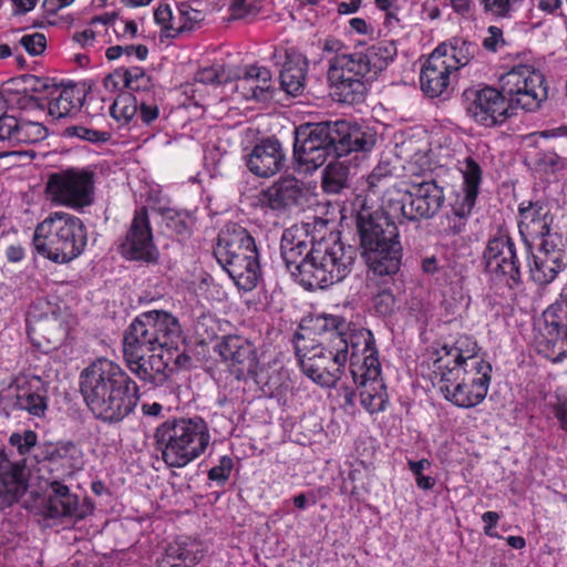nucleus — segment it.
I'll return each instance as SVG.
<instances>
[{
	"instance_id": "f257e3e1",
	"label": "nucleus",
	"mask_w": 567,
	"mask_h": 567,
	"mask_svg": "<svg viewBox=\"0 0 567 567\" xmlns=\"http://www.w3.org/2000/svg\"><path fill=\"white\" fill-rule=\"evenodd\" d=\"M348 322L338 316H320L312 328L296 333V354L302 373L323 388L341 379L349 358Z\"/></svg>"
},
{
	"instance_id": "f03ea898",
	"label": "nucleus",
	"mask_w": 567,
	"mask_h": 567,
	"mask_svg": "<svg viewBox=\"0 0 567 567\" xmlns=\"http://www.w3.org/2000/svg\"><path fill=\"white\" fill-rule=\"evenodd\" d=\"M503 32L498 29V134H506L503 128L515 132L518 111L535 112L548 99V86L545 75L532 64L523 62L522 53L503 52Z\"/></svg>"
},
{
	"instance_id": "7ed1b4c3",
	"label": "nucleus",
	"mask_w": 567,
	"mask_h": 567,
	"mask_svg": "<svg viewBox=\"0 0 567 567\" xmlns=\"http://www.w3.org/2000/svg\"><path fill=\"white\" fill-rule=\"evenodd\" d=\"M80 391L96 419L117 423L133 412L140 399L134 380L114 361L99 358L80 374Z\"/></svg>"
},
{
	"instance_id": "20e7f679",
	"label": "nucleus",
	"mask_w": 567,
	"mask_h": 567,
	"mask_svg": "<svg viewBox=\"0 0 567 567\" xmlns=\"http://www.w3.org/2000/svg\"><path fill=\"white\" fill-rule=\"evenodd\" d=\"M374 133L347 121L306 123L295 131L293 155L307 171L317 169L329 156L342 158L352 152H369Z\"/></svg>"
},
{
	"instance_id": "39448f33",
	"label": "nucleus",
	"mask_w": 567,
	"mask_h": 567,
	"mask_svg": "<svg viewBox=\"0 0 567 567\" xmlns=\"http://www.w3.org/2000/svg\"><path fill=\"white\" fill-rule=\"evenodd\" d=\"M396 54L393 41H380L331 58L327 78L333 99L347 104L361 102L367 92V83L384 71Z\"/></svg>"
},
{
	"instance_id": "423d86ee",
	"label": "nucleus",
	"mask_w": 567,
	"mask_h": 567,
	"mask_svg": "<svg viewBox=\"0 0 567 567\" xmlns=\"http://www.w3.org/2000/svg\"><path fill=\"white\" fill-rule=\"evenodd\" d=\"M463 343L468 346L471 341L462 339L456 347L441 348L433 353V383L446 400L461 408H471L486 396L492 365L473 361L472 369L461 367L462 360L473 352L463 350Z\"/></svg>"
},
{
	"instance_id": "0eeeda50",
	"label": "nucleus",
	"mask_w": 567,
	"mask_h": 567,
	"mask_svg": "<svg viewBox=\"0 0 567 567\" xmlns=\"http://www.w3.org/2000/svg\"><path fill=\"white\" fill-rule=\"evenodd\" d=\"M361 255L377 276H390L400 269L402 246L398 226L384 214L362 208L355 218Z\"/></svg>"
},
{
	"instance_id": "6e6552de",
	"label": "nucleus",
	"mask_w": 567,
	"mask_h": 567,
	"mask_svg": "<svg viewBox=\"0 0 567 567\" xmlns=\"http://www.w3.org/2000/svg\"><path fill=\"white\" fill-rule=\"evenodd\" d=\"M350 373L360 390L362 406L371 414L385 409L389 401L381 364L373 334L370 330L359 329L348 333Z\"/></svg>"
},
{
	"instance_id": "1a4fd4ad",
	"label": "nucleus",
	"mask_w": 567,
	"mask_h": 567,
	"mask_svg": "<svg viewBox=\"0 0 567 567\" xmlns=\"http://www.w3.org/2000/svg\"><path fill=\"white\" fill-rule=\"evenodd\" d=\"M208 425L200 416L171 417L154 432L155 447L168 467H184L208 447Z\"/></svg>"
},
{
	"instance_id": "9d476101",
	"label": "nucleus",
	"mask_w": 567,
	"mask_h": 567,
	"mask_svg": "<svg viewBox=\"0 0 567 567\" xmlns=\"http://www.w3.org/2000/svg\"><path fill=\"white\" fill-rule=\"evenodd\" d=\"M86 243L83 221L65 212L50 213L35 226L32 238L35 251L55 264H68L78 258Z\"/></svg>"
},
{
	"instance_id": "9b49d317",
	"label": "nucleus",
	"mask_w": 567,
	"mask_h": 567,
	"mask_svg": "<svg viewBox=\"0 0 567 567\" xmlns=\"http://www.w3.org/2000/svg\"><path fill=\"white\" fill-rule=\"evenodd\" d=\"M214 255L236 285L252 290L260 277L259 254L250 233L237 224L226 225L219 233Z\"/></svg>"
},
{
	"instance_id": "f8f14e48",
	"label": "nucleus",
	"mask_w": 567,
	"mask_h": 567,
	"mask_svg": "<svg viewBox=\"0 0 567 567\" xmlns=\"http://www.w3.org/2000/svg\"><path fill=\"white\" fill-rule=\"evenodd\" d=\"M357 248L334 236L312 244L310 262L303 270V287L307 290L324 289L342 281L352 270Z\"/></svg>"
},
{
	"instance_id": "ddd939ff",
	"label": "nucleus",
	"mask_w": 567,
	"mask_h": 567,
	"mask_svg": "<svg viewBox=\"0 0 567 567\" xmlns=\"http://www.w3.org/2000/svg\"><path fill=\"white\" fill-rule=\"evenodd\" d=\"M182 338L179 320L168 311L138 315L124 332L123 341L148 351L176 349Z\"/></svg>"
},
{
	"instance_id": "4468645a",
	"label": "nucleus",
	"mask_w": 567,
	"mask_h": 567,
	"mask_svg": "<svg viewBox=\"0 0 567 567\" xmlns=\"http://www.w3.org/2000/svg\"><path fill=\"white\" fill-rule=\"evenodd\" d=\"M542 318L535 338L536 350L553 363L563 362L567 358V284Z\"/></svg>"
},
{
	"instance_id": "2eb2a0df",
	"label": "nucleus",
	"mask_w": 567,
	"mask_h": 567,
	"mask_svg": "<svg viewBox=\"0 0 567 567\" xmlns=\"http://www.w3.org/2000/svg\"><path fill=\"white\" fill-rule=\"evenodd\" d=\"M93 173L86 169L69 168L50 175L47 194L59 205L82 208L93 203Z\"/></svg>"
},
{
	"instance_id": "dca6fc26",
	"label": "nucleus",
	"mask_w": 567,
	"mask_h": 567,
	"mask_svg": "<svg viewBox=\"0 0 567 567\" xmlns=\"http://www.w3.org/2000/svg\"><path fill=\"white\" fill-rule=\"evenodd\" d=\"M4 400L12 411L43 417L49 408L48 385L35 374L20 373L9 384Z\"/></svg>"
},
{
	"instance_id": "f3484780",
	"label": "nucleus",
	"mask_w": 567,
	"mask_h": 567,
	"mask_svg": "<svg viewBox=\"0 0 567 567\" xmlns=\"http://www.w3.org/2000/svg\"><path fill=\"white\" fill-rule=\"evenodd\" d=\"M530 264V278L545 287L556 280L567 267V245L561 235H550L536 244Z\"/></svg>"
},
{
	"instance_id": "a211bd4d",
	"label": "nucleus",
	"mask_w": 567,
	"mask_h": 567,
	"mask_svg": "<svg viewBox=\"0 0 567 567\" xmlns=\"http://www.w3.org/2000/svg\"><path fill=\"white\" fill-rule=\"evenodd\" d=\"M217 348L237 380L254 379L258 375L260 363L257 348L250 340L229 334L223 338Z\"/></svg>"
},
{
	"instance_id": "6ab92c4d",
	"label": "nucleus",
	"mask_w": 567,
	"mask_h": 567,
	"mask_svg": "<svg viewBox=\"0 0 567 567\" xmlns=\"http://www.w3.org/2000/svg\"><path fill=\"white\" fill-rule=\"evenodd\" d=\"M518 229L524 241L536 244L550 235H560L553 231L554 215L551 205L546 199L524 200L518 206Z\"/></svg>"
},
{
	"instance_id": "aec40b11",
	"label": "nucleus",
	"mask_w": 567,
	"mask_h": 567,
	"mask_svg": "<svg viewBox=\"0 0 567 567\" xmlns=\"http://www.w3.org/2000/svg\"><path fill=\"white\" fill-rule=\"evenodd\" d=\"M120 252L128 260L155 262L158 251L153 243V234L145 207L135 212Z\"/></svg>"
},
{
	"instance_id": "412c9836",
	"label": "nucleus",
	"mask_w": 567,
	"mask_h": 567,
	"mask_svg": "<svg viewBox=\"0 0 567 567\" xmlns=\"http://www.w3.org/2000/svg\"><path fill=\"white\" fill-rule=\"evenodd\" d=\"M522 289L520 261L515 243L498 229V290L505 299L514 301Z\"/></svg>"
},
{
	"instance_id": "4be33fe9",
	"label": "nucleus",
	"mask_w": 567,
	"mask_h": 567,
	"mask_svg": "<svg viewBox=\"0 0 567 567\" xmlns=\"http://www.w3.org/2000/svg\"><path fill=\"white\" fill-rule=\"evenodd\" d=\"M410 220L430 219L441 209L445 196L444 188L436 179L412 182L408 187Z\"/></svg>"
},
{
	"instance_id": "5701e85b",
	"label": "nucleus",
	"mask_w": 567,
	"mask_h": 567,
	"mask_svg": "<svg viewBox=\"0 0 567 567\" xmlns=\"http://www.w3.org/2000/svg\"><path fill=\"white\" fill-rule=\"evenodd\" d=\"M445 45H439L423 64L420 74V85L423 93L431 97H439L447 93L451 85V74L457 71L447 59H444Z\"/></svg>"
},
{
	"instance_id": "b1692460",
	"label": "nucleus",
	"mask_w": 567,
	"mask_h": 567,
	"mask_svg": "<svg viewBox=\"0 0 567 567\" xmlns=\"http://www.w3.org/2000/svg\"><path fill=\"white\" fill-rule=\"evenodd\" d=\"M312 241L302 230L297 228L286 229L281 236L280 255L287 270L303 287V270L310 262Z\"/></svg>"
},
{
	"instance_id": "393cba45",
	"label": "nucleus",
	"mask_w": 567,
	"mask_h": 567,
	"mask_svg": "<svg viewBox=\"0 0 567 567\" xmlns=\"http://www.w3.org/2000/svg\"><path fill=\"white\" fill-rule=\"evenodd\" d=\"M307 200L308 189L296 177L281 178L259 195L261 206L279 212L302 206Z\"/></svg>"
},
{
	"instance_id": "a878e982",
	"label": "nucleus",
	"mask_w": 567,
	"mask_h": 567,
	"mask_svg": "<svg viewBox=\"0 0 567 567\" xmlns=\"http://www.w3.org/2000/svg\"><path fill=\"white\" fill-rule=\"evenodd\" d=\"M28 473L24 461H11L0 450V511L12 506L25 493Z\"/></svg>"
},
{
	"instance_id": "bb28decb",
	"label": "nucleus",
	"mask_w": 567,
	"mask_h": 567,
	"mask_svg": "<svg viewBox=\"0 0 567 567\" xmlns=\"http://www.w3.org/2000/svg\"><path fill=\"white\" fill-rule=\"evenodd\" d=\"M50 488L51 494L49 495L43 508V514L45 517H71L79 520L86 517L91 512L89 506L79 504L78 496L72 494L66 485L58 481H53L50 484Z\"/></svg>"
},
{
	"instance_id": "cd10ccee",
	"label": "nucleus",
	"mask_w": 567,
	"mask_h": 567,
	"mask_svg": "<svg viewBox=\"0 0 567 567\" xmlns=\"http://www.w3.org/2000/svg\"><path fill=\"white\" fill-rule=\"evenodd\" d=\"M34 91H48L50 87L54 86L55 91L59 92V94L49 102L50 116L58 120L73 117L83 106L85 95L83 91L75 85L58 89L55 85H51L48 79L39 78H34Z\"/></svg>"
},
{
	"instance_id": "c85d7f7f",
	"label": "nucleus",
	"mask_w": 567,
	"mask_h": 567,
	"mask_svg": "<svg viewBox=\"0 0 567 567\" xmlns=\"http://www.w3.org/2000/svg\"><path fill=\"white\" fill-rule=\"evenodd\" d=\"M248 169L260 177H270L285 164V154L277 140H264L257 144L247 158Z\"/></svg>"
},
{
	"instance_id": "c756f323",
	"label": "nucleus",
	"mask_w": 567,
	"mask_h": 567,
	"mask_svg": "<svg viewBox=\"0 0 567 567\" xmlns=\"http://www.w3.org/2000/svg\"><path fill=\"white\" fill-rule=\"evenodd\" d=\"M462 172L463 186L456 194L455 200L451 204L452 213L458 218H465L471 214L481 183V168L472 158L465 161V167Z\"/></svg>"
},
{
	"instance_id": "7c9ffc66",
	"label": "nucleus",
	"mask_w": 567,
	"mask_h": 567,
	"mask_svg": "<svg viewBox=\"0 0 567 567\" xmlns=\"http://www.w3.org/2000/svg\"><path fill=\"white\" fill-rule=\"evenodd\" d=\"M471 103L467 106V113L476 123L485 127L496 125V89L485 85L477 90H467L465 92Z\"/></svg>"
},
{
	"instance_id": "2f4dec72",
	"label": "nucleus",
	"mask_w": 567,
	"mask_h": 567,
	"mask_svg": "<svg viewBox=\"0 0 567 567\" xmlns=\"http://www.w3.org/2000/svg\"><path fill=\"white\" fill-rule=\"evenodd\" d=\"M200 558L198 544L189 538L169 543L157 559V567H193Z\"/></svg>"
},
{
	"instance_id": "473e14b6",
	"label": "nucleus",
	"mask_w": 567,
	"mask_h": 567,
	"mask_svg": "<svg viewBox=\"0 0 567 567\" xmlns=\"http://www.w3.org/2000/svg\"><path fill=\"white\" fill-rule=\"evenodd\" d=\"M138 97L131 92H123L112 103L110 114L120 126L131 127L137 123Z\"/></svg>"
},
{
	"instance_id": "72a5a7b5",
	"label": "nucleus",
	"mask_w": 567,
	"mask_h": 567,
	"mask_svg": "<svg viewBox=\"0 0 567 567\" xmlns=\"http://www.w3.org/2000/svg\"><path fill=\"white\" fill-rule=\"evenodd\" d=\"M37 329L43 334L47 343L53 348L61 346L69 336V324L65 318L55 311L41 318L37 323Z\"/></svg>"
},
{
	"instance_id": "f704fd0d",
	"label": "nucleus",
	"mask_w": 567,
	"mask_h": 567,
	"mask_svg": "<svg viewBox=\"0 0 567 567\" xmlns=\"http://www.w3.org/2000/svg\"><path fill=\"white\" fill-rule=\"evenodd\" d=\"M350 186V167L347 159L338 158L323 171L322 188L328 194H340Z\"/></svg>"
},
{
	"instance_id": "c9c22d12",
	"label": "nucleus",
	"mask_w": 567,
	"mask_h": 567,
	"mask_svg": "<svg viewBox=\"0 0 567 567\" xmlns=\"http://www.w3.org/2000/svg\"><path fill=\"white\" fill-rule=\"evenodd\" d=\"M44 457L52 462H63L71 471L83 467V452L73 442H59L45 447Z\"/></svg>"
},
{
	"instance_id": "e433bc0d",
	"label": "nucleus",
	"mask_w": 567,
	"mask_h": 567,
	"mask_svg": "<svg viewBox=\"0 0 567 567\" xmlns=\"http://www.w3.org/2000/svg\"><path fill=\"white\" fill-rule=\"evenodd\" d=\"M123 352L124 359L130 371L136 375L144 384L153 386V373L151 371V367L145 359L146 352L141 347H135L134 344H128L123 341Z\"/></svg>"
},
{
	"instance_id": "4c0bfd02",
	"label": "nucleus",
	"mask_w": 567,
	"mask_h": 567,
	"mask_svg": "<svg viewBox=\"0 0 567 567\" xmlns=\"http://www.w3.org/2000/svg\"><path fill=\"white\" fill-rule=\"evenodd\" d=\"M408 197V188L402 189L400 187L393 186L386 188L382 196V212H375L378 214H384L390 217V220L393 218L404 217L410 220L409 214V205L410 200Z\"/></svg>"
},
{
	"instance_id": "58836bf2",
	"label": "nucleus",
	"mask_w": 567,
	"mask_h": 567,
	"mask_svg": "<svg viewBox=\"0 0 567 567\" xmlns=\"http://www.w3.org/2000/svg\"><path fill=\"white\" fill-rule=\"evenodd\" d=\"M307 65L300 61H288L280 72V85L288 94L298 95L306 82Z\"/></svg>"
},
{
	"instance_id": "ea45409f",
	"label": "nucleus",
	"mask_w": 567,
	"mask_h": 567,
	"mask_svg": "<svg viewBox=\"0 0 567 567\" xmlns=\"http://www.w3.org/2000/svg\"><path fill=\"white\" fill-rule=\"evenodd\" d=\"M268 78V69L257 65H248L245 68L241 75L237 78L236 89L241 91L243 96L246 100L260 101L259 94L255 92L257 81H262Z\"/></svg>"
},
{
	"instance_id": "a19ab883",
	"label": "nucleus",
	"mask_w": 567,
	"mask_h": 567,
	"mask_svg": "<svg viewBox=\"0 0 567 567\" xmlns=\"http://www.w3.org/2000/svg\"><path fill=\"white\" fill-rule=\"evenodd\" d=\"M441 45L446 47L444 59H447L450 63H452L454 66H457V70L461 66L466 65L478 51V48L475 43L461 39H455L454 44L442 43Z\"/></svg>"
},
{
	"instance_id": "79ce46f5",
	"label": "nucleus",
	"mask_w": 567,
	"mask_h": 567,
	"mask_svg": "<svg viewBox=\"0 0 567 567\" xmlns=\"http://www.w3.org/2000/svg\"><path fill=\"white\" fill-rule=\"evenodd\" d=\"M123 81V85L133 92H138V80L146 81V74L143 69L134 66L125 70H116L113 74H109L104 79V86L107 90H114L117 87V80Z\"/></svg>"
},
{
	"instance_id": "37998d69",
	"label": "nucleus",
	"mask_w": 567,
	"mask_h": 567,
	"mask_svg": "<svg viewBox=\"0 0 567 567\" xmlns=\"http://www.w3.org/2000/svg\"><path fill=\"white\" fill-rule=\"evenodd\" d=\"M162 215L166 227L176 234L188 235L190 233L193 218L189 213L174 208H163Z\"/></svg>"
},
{
	"instance_id": "c03bdc74",
	"label": "nucleus",
	"mask_w": 567,
	"mask_h": 567,
	"mask_svg": "<svg viewBox=\"0 0 567 567\" xmlns=\"http://www.w3.org/2000/svg\"><path fill=\"white\" fill-rule=\"evenodd\" d=\"M47 135V128L38 122H18L16 144L37 143L43 141Z\"/></svg>"
},
{
	"instance_id": "a18cd8bd",
	"label": "nucleus",
	"mask_w": 567,
	"mask_h": 567,
	"mask_svg": "<svg viewBox=\"0 0 567 567\" xmlns=\"http://www.w3.org/2000/svg\"><path fill=\"white\" fill-rule=\"evenodd\" d=\"M137 121L145 125H152L159 117V104L155 94L141 95L138 97Z\"/></svg>"
},
{
	"instance_id": "49530a36",
	"label": "nucleus",
	"mask_w": 567,
	"mask_h": 567,
	"mask_svg": "<svg viewBox=\"0 0 567 567\" xmlns=\"http://www.w3.org/2000/svg\"><path fill=\"white\" fill-rule=\"evenodd\" d=\"M393 179V169L389 163H380L368 176V186L372 193H378L381 188L388 187Z\"/></svg>"
},
{
	"instance_id": "de8ad7c7",
	"label": "nucleus",
	"mask_w": 567,
	"mask_h": 567,
	"mask_svg": "<svg viewBox=\"0 0 567 567\" xmlns=\"http://www.w3.org/2000/svg\"><path fill=\"white\" fill-rule=\"evenodd\" d=\"M178 13L182 23L176 27V33H182L186 30H192L195 24L205 19V13L198 9L193 8L188 2L178 4Z\"/></svg>"
},
{
	"instance_id": "09e8293b",
	"label": "nucleus",
	"mask_w": 567,
	"mask_h": 567,
	"mask_svg": "<svg viewBox=\"0 0 567 567\" xmlns=\"http://www.w3.org/2000/svg\"><path fill=\"white\" fill-rule=\"evenodd\" d=\"M169 358H164L163 353L151 354L147 363L153 373V388L162 386L168 379L167 368Z\"/></svg>"
},
{
	"instance_id": "8fccbe9b",
	"label": "nucleus",
	"mask_w": 567,
	"mask_h": 567,
	"mask_svg": "<svg viewBox=\"0 0 567 567\" xmlns=\"http://www.w3.org/2000/svg\"><path fill=\"white\" fill-rule=\"evenodd\" d=\"M38 435L32 430L12 433L9 437L11 446L16 447L20 455H25L37 445Z\"/></svg>"
},
{
	"instance_id": "3c124183",
	"label": "nucleus",
	"mask_w": 567,
	"mask_h": 567,
	"mask_svg": "<svg viewBox=\"0 0 567 567\" xmlns=\"http://www.w3.org/2000/svg\"><path fill=\"white\" fill-rule=\"evenodd\" d=\"M65 135L69 137L76 136L81 140L93 143H105L111 138V134L107 132L95 131L92 128H86L84 126L76 125L66 127Z\"/></svg>"
},
{
	"instance_id": "603ef678",
	"label": "nucleus",
	"mask_w": 567,
	"mask_h": 567,
	"mask_svg": "<svg viewBox=\"0 0 567 567\" xmlns=\"http://www.w3.org/2000/svg\"><path fill=\"white\" fill-rule=\"evenodd\" d=\"M430 467V462L425 458L420 461H409V468L415 476L417 487L422 489H431L435 480L431 476L423 475V471Z\"/></svg>"
},
{
	"instance_id": "864d4df0",
	"label": "nucleus",
	"mask_w": 567,
	"mask_h": 567,
	"mask_svg": "<svg viewBox=\"0 0 567 567\" xmlns=\"http://www.w3.org/2000/svg\"><path fill=\"white\" fill-rule=\"evenodd\" d=\"M195 81L203 84L218 85L227 81L221 65H213L199 70L195 75Z\"/></svg>"
},
{
	"instance_id": "5fc2aeb1",
	"label": "nucleus",
	"mask_w": 567,
	"mask_h": 567,
	"mask_svg": "<svg viewBox=\"0 0 567 567\" xmlns=\"http://www.w3.org/2000/svg\"><path fill=\"white\" fill-rule=\"evenodd\" d=\"M233 467V458L230 456H223L220 457L218 465L213 466L208 471V478L223 485L228 481Z\"/></svg>"
},
{
	"instance_id": "6e6d98bb",
	"label": "nucleus",
	"mask_w": 567,
	"mask_h": 567,
	"mask_svg": "<svg viewBox=\"0 0 567 567\" xmlns=\"http://www.w3.org/2000/svg\"><path fill=\"white\" fill-rule=\"evenodd\" d=\"M20 44L30 55H40L47 48V39L42 33H33L23 35L20 39Z\"/></svg>"
},
{
	"instance_id": "4d7b16f0",
	"label": "nucleus",
	"mask_w": 567,
	"mask_h": 567,
	"mask_svg": "<svg viewBox=\"0 0 567 567\" xmlns=\"http://www.w3.org/2000/svg\"><path fill=\"white\" fill-rule=\"evenodd\" d=\"M18 120L14 116H0V141H7L16 145V131L18 130Z\"/></svg>"
},
{
	"instance_id": "13d9d810",
	"label": "nucleus",
	"mask_w": 567,
	"mask_h": 567,
	"mask_svg": "<svg viewBox=\"0 0 567 567\" xmlns=\"http://www.w3.org/2000/svg\"><path fill=\"white\" fill-rule=\"evenodd\" d=\"M373 306L381 316H389L395 306L394 296L390 291L383 290L373 298Z\"/></svg>"
},
{
	"instance_id": "bf43d9fd",
	"label": "nucleus",
	"mask_w": 567,
	"mask_h": 567,
	"mask_svg": "<svg viewBox=\"0 0 567 567\" xmlns=\"http://www.w3.org/2000/svg\"><path fill=\"white\" fill-rule=\"evenodd\" d=\"M154 20L165 30L176 31V28L171 23L173 20V14L168 4H162L155 10Z\"/></svg>"
},
{
	"instance_id": "052dcab7",
	"label": "nucleus",
	"mask_w": 567,
	"mask_h": 567,
	"mask_svg": "<svg viewBox=\"0 0 567 567\" xmlns=\"http://www.w3.org/2000/svg\"><path fill=\"white\" fill-rule=\"evenodd\" d=\"M551 408L560 429L567 432V396H557V401Z\"/></svg>"
},
{
	"instance_id": "680f3d73",
	"label": "nucleus",
	"mask_w": 567,
	"mask_h": 567,
	"mask_svg": "<svg viewBox=\"0 0 567 567\" xmlns=\"http://www.w3.org/2000/svg\"><path fill=\"white\" fill-rule=\"evenodd\" d=\"M74 0H44L43 8L49 14H55L62 8L70 6Z\"/></svg>"
},
{
	"instance_id": "e2e57ef3",
	"label": "nucleus",
	"mask_w": 567,
	"mask_h": 567,
	"mask_svg": "<svg viewBox=\"0 0 567 567\" xmlns=\"http://www.w3.org/2000/svg\"><path fill=\"white\" fill-rule=\"evenodd\" d=\"M230 10L235 18H244L250 12V7L247 4V0H233Z\"/></svg>"
},
{
	"instance_id": "0e129e2a",
	"label": "nucleus",
	"mask_w": 567,
	"mask_h": 567,
	"mask_svg": "<svg viewBox=\"0 0 567 567\" xmlns=\"http://www.w3.org/2000/svg\"><path fill=\"white\" fill-rule=\"evenodd\" d=\"M124 54H126L127 56L135 54L140 61H144L147 58L148 49L146 45H143V44L125 45Z\"/></svg>"
},
{
	"instance_id": "69168bd1",
	"label": "nucleus",
	"mask_w": 567,
	"mask_h": 567,
	"mask_svg": "<svg viewBox=\"0 0 567 567\" xmlns=\"http://www.w3.org/2000/svg\"><path fill=\"white\" fill-rule=\"evenodd\" d=\"M256 83L255 92L259 94L260 101H266L271 89V72L268 70V78L265 79V84L262 81H257Z\"/></svg>"
},
{
	"instance_id": "338daca9",
	"label": "nucleus",
	"mask_w": 567,
	"mask_h": 567,
	"mask_svg": "<svg viewBox=\"0 0 567 567\" xmlns=\"http://www.w3.org/2000/svg\"><path fill=\"white\" fill-rule=\"evenodd\" d=\"M496 243V238H491L488 240V244H487V247L484 251V260H485V267H486V271H489V272H493V269H492V261L496 258V251H495V248H494V244Z\"/></svg>"
},
{
	"instance_id": "774afa93",
	"label": "nucleus",
	"mask_w": 567,
	"mask_h": 567,
	"mask_svg": "<svg viewBox=\"0 0 567 567\" xmlns=\"http://www.w3.org/2000/svg\"><path fill=\"white\" fill-rule=\"evenodd\" d=\"M73 39L82 47H86L94 41L95 33L93 30L86 29L82 32L75 33Z\"/></svg>"
}]
</instances>
